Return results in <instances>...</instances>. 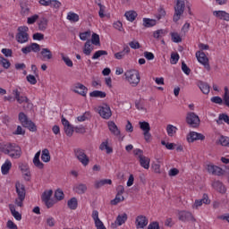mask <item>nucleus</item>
Masks as SVG:
<instances>
[{
	"mask_svg": "<svg viewBox=\"0 0 229 229\" xmlns=\"http://www.w3.org/2000/svg\"><path fill=\"white\" fill-rule=\"evenodd\" d=\"M0 151L11 158H21L22 149L15 143H0Z\"/></svg>",
	"mask_w": 229,
	"mask_h": 229,
	"instance_id": "1",
	"label": "nucleus"
},
{
	"mask_svg": "<svg viewBox=\"0 0 229 229\" xmlns=\"http://www.w3.org/2000/svg\"><path fill=\"white\" fill-rule=\"evenodd\" d=\"M15 187L20 201H24L26 198V187L19 182L15 183Z\"/></svg>",
	"mask_w": 229,
	"mask_h": 229,
	"instance_id": "11",
	"label": "nucleus"
},
{
	"mask_svg": "<svg viewBox=\"0 0 229 229\" xmlns=\"http://www.w3.org/2000/svg\"><path fill=\"white\" fill-rule=\"evenodd\" d=\"M0 65H2L4 69H10V65H12V64L10 63V60L0 56Z\"/></svg>",
	"mask_w": 229,
	"mask_h": 229,
	"instance_id": "43",
	"label": "nucleus"
},
{
	"mask_svg": "<svg viewBox=\"0 0 229 229\" xmlns=\"http://www.w3.org/2000/svg\"><path fill=\"white\" fill-rule=\"evenodd\" d=\"M148 220L145 216L140 215L136 217L135 225L137 229L146 228V226H148Z\"/></svg>",
	"mask_w": 229,
	"mask_h": 229,
	"instance_id": "15",
	"label": "nucleus"
},
{
	"mask_svg": "<svg viewBox=\"0 0 229 229\" xmlns=\"http://www.w3.org/2000/svg\"><path fill=\"white\" fill-rule=\"evenodd\" d=\"M55 199H57V201H62V199H64V198H65V194H64V191L57 189L55 191Z\"/></svg>",
	"mask_w": 229,
	"mask_h": 229,
	"instance_id": "44",
	"label": "nucleus"
},
{
	"mask_svg": "<svg viewBox=\"0 0 229 229\" xmlns=\"http://www.w3.org/2000/svg\"><path fill=\"white\" fill-rule=\"evenodd\" d=\"M91 44L93 46H101V41L99 39V36L96 33H93L91 36Z\"/></svg>",
	"mask_w": 229,
	"mask_h": 229,
	"instance_id": "45",
	"label": "nucleus"
},
{
	"mask_svg": "<svg viewBox=\"0 0 229 229\" xmlns=\"http://www.w3.org/2000/svg\"><path fill=\"white\" fill-rule=\"evenodd\" d=\"M38 30L39 31H46V30H47V19L41 18L38 21Z\"/></svg>",
	"mask_w": 229,
	"mask_h": 229,
	"instance_id": "28",
	"label": "nucleus"
},
{
	"mask_svg": "<svg viewBox=\"0 0 229 229\" xmlns=\"http://www.w3.org/2000/svg\"><path fill=\"white\" fill-rule=\"evenodd\" d=\"M73 92H75V94H80V96L85 98L87 97V92H89V89H87L85 85L79 82L74 85Z\"/></svg>",
	"mask_w": 229,
	"mask_h": 229,
	"instance_id": "16",
	"label": "nucleus"
},
{
	"mask_svg": "<svg viewBox=\"0 0 229 229\" xmlns=\"http://www.w3.org/2000/svg\"><path fill=\"white\" fill-rule=\"evenodd\" d=\"M10 169H12V161L7 159L4 164L2 165V174H8V173H10Z\"/></svg>",
	"mask_w": 229,
	"mask_h": 229,
	"instance_id": "26",
	"label": "nucleus"
},
{
	"mask_svg": "<svg viewBox=\"0 0 229 229\" xmlns=\"http://www.w3.org/2000/svg\"><path fill=\"white\" fill-rule=\"evenodd\" d=\"M219 143L221 144V146H225L229 148V138L226 136H221L219 139Z\"/></svg>",
	"mask_w": 229,
	"mask_h": 229,
	"instance_id": "51",
	"label": "nucleus"
},
{
	"mask_svg": "<svg viewBox=\"0 0 229 229\" xmlns=\"http://www.w3.org/2000/svg\"><path fill=\"white\" fill-rule=\"evenodd\" d=\"M162 35H165V30H157L156 31H154L153 33V37L154 38H160L162 37Z\"/></svg>",
	"mask_w": 229,
	"mask_h": 229,
	"instance_id": "56",
	"label": "nucleus"
},
{
	"mask_svg": "<svg viewBox=\"0 0 229 229\" xmlns=\"http://www.w3.org/2000/svg\"><path fill=\"white\" fill-rule=\"evenodd\" d=\"M178 60H180V55L178 53L171 54V64H178Z\"/></svg>",
	"mask_w": 229,
	"mask_h": 229,
	"instance_id": "53",
	"label": "nucleus"
},
{
	"mask_svg": "<svg viewBox=\"0 0 229 229\" xmlns=\"http://www.w3.org/2000/svg\"><path fill=\"white\" fill-rule=\"evenodd\" d=\"M62 56V60L64 62L65 65H67V67H72L73 64H72V60H71V58H69V56H65L64 54H61Z\"/></svg>",
	"mask_w": 229,
	"mask_h": 229,
	"instance_id": "48",
	"label": "nucleus"
},
{
	"mask_svg": "<svg viewBox=\"0 0 229 229\" xmlns=\"http://www.w3.org/2000/svg\"><path fill=\"white\" fill-rule=\"evenodd\" d=\"M212 187L215 189V191L220 192V194H225V192H226V187H225V184H223V182L220 181H214Z\"/></svg>",
	"mask_w": 229,
	"mask_h": 229,
	"instance_id": "21",
	"label": "nucleus"
},
{
	"mask_svg": "<svg viewBox=\"0 0 229 229\" xmlns=\"http://www.w3.org/2000/svg\"><path fill=\"white\" fill-rule=\"evenodd\" d=\"M224 123H226V124H229V116L226 114H221L218 116V120H216L217 124H223Z\"/></svg>",
	"mask_w": 229,
	"mask_h": 229,
	"instance_id": "39",
	"label": "nucleus"
},
{
	"mask_svg": "<svg viewBox=\"0 0 229 229\" xmlns=\"http://www.w3.org/2000/svg\"><path fill=\"white\" fill-rule=\"evenodd\" d=\"M89 119H90V113L89 112H86L82 115L77 117V120L79 121V123H83V121H87Z\"/></svg>",
	"mask_w": 229,
	"mask_h": 229,
	"instance_id": "50",
	"label": "nucleus"
},
{
	"mask_svg": "<svg viewBox=\"0 0 229 229\" xmlns=\"http://www.w3.org/2000/svg\"><path fill=\"white\" fill-rule=\"evenodd\" d=\"M99 149L101 151H105V149H106L107 155H110V153H114V148H112V147L108 146V141L102 142L99 146Z\"/></svg>",
	"mask_w": 229,
	"mask_h": 229,
	"instance_id": "29",
	"label": "nucleus"
},
{
	"mask_svg": "<svg viewBox=\"0 0 229 229\" xmlns=\"http://www.w3.org/2000/svg\"><path fill=\"white\" fill-rule=\"evenodd\" d=\"M186 123L191 128H198L199 126V116L196 113H188L186 116Z\"/></svg>",
	"mask_w": 229,
	"mask_h": 229,
	"instance_id": "8",
	"label": "nucleus"
},
{
	"mask_svg": "<svg viewBox=\"0 0 229 229\" xmlns=\"http://www.w3.org/2000/svg\"><path fill=\"white\" fill-rule=\"evenodd\" d=\"M129 46L131 49H140V43H139V41H131Z\"/></svg>",
	"mask_w": 229,
	"mask_h": 229,
	"instance_id": "59",
	"label": "nucleus"
},
{
	"mask_svg": "<svg viewBox=\"0 0 229 229\" xmlns=\"http://www.w3.org/2000/svg\"><path fill=\"white\" fill-rule=\"evenodd\" d=\"M41 160L46 163L51 160V155L49 154V150L47 148L42 150Z\"/></svg>",
	"mask_w": 229,
	"mask_h": 229,
	"instance_id": "37",
	"label": "nucleus"
},
{
	"mask_svg": "<svg viewBox=\"0 0 229 229\" xmlns=\"http://www.w3.org/2000/svg\"><path fill=\"white\" fill-rule=\"evenodd\" d=\"M31 51H33V53H38L40 51V45L38 43H31L30 46L21 48V53H23V55H28L29 53H31Z\"/></svg>",
	"mask_w": 229,
	"mask_h": 229,
	"instance_id": "12",
	"label": "nucleus"
},
{
	"mask_svg": "<svg viewBox=\"0 0 229 229\" xmlns=\"http://www.w3.org/2000/svg\"><path fill=\"white\" fill-rule=\"evenodd\" d=\"M207 170H208V173H210L215 176H223V174H225V170H223V168L217 165H208Z\"/></svg>",
	"mask_w": 229,
	"mask_h": 229,
	"instance_id": "14",
	"label": "nucleus"
},
{
	"mask_svg": "<svg viewBox=\"0 0 229 229\" xmlns=\"http://www.w3.org/2000/svg\"><path fill=\"white\" fill-rule=\"evenodd\" d=\"M21 8L22 15H28L30 13V7L25 4H21Z\"/></svg>",
	"mask_w": 229,
	"mask_h": 229,
	"instance_id": "61",
	"label": "nucleus"
},
{
	"mask_svg": "<svg viewBox=\"0 0 229 229\" xmlns=\"http://www.w3.org/2000/svg\"><path fill=\"white\" fill-rule=\"evenodd\" d=\"M9 208L12 216L16 219V221H21L22 219V215L17 211V207L15 205L10 204Z\"/></svg>",
	"mask_w": 229,
	"mask_h": 229,
	"instance_id": "22",
	"label": "nucleus"
},
{
	"mask_svg": "<svg viewBox=\"0 0 229 229\" xmlns=\"http://www.w3.org/2000/svg\"><path fill=\"white\" fill-rule=\"evenodd\" d=\"M67 19L71 22H78V21H80V15L75 13H69L67 15Z\"/></svg>",
	"mask_w": 229,
	"mask_h": 229,
	"instance_id": "42",
	"label": "nucleus"
},
{
	"mask_svg": "<svg viewBox=\"0 0 229 229\" xmlns=\"http://www.w3.org/2000/svg\"><path fill=\"white\" fill-rule=\"evenodd\" d=\"M211 103H215L216 105H223V98L221 97H213L211 98Z\"/></svg>",
	"mask_w": 229,
	"mask_h": 229,
	"instance_id": "60",
	"label": "nucleus"
},
{
	"mask_svg": "<svg viewBox=\"0 0 229 229\" xmlns=\"http://www.w3.org/2000/svg\"><path fill=\"white\" fill-rule=\"evenodd\" d=\"M125 78L131 87H137L140 83V73L137 70H130L125 72Z\"/></svg>",
	"mask_w": 229,
	"mask_h": 229,
	"instance_id": "3",
	"label": "nucleus"
},
{
	"mask_svg": "<svg viewBox=\"0 0 229 229\" xmlns=\"http://www.w3.org/2000/svg\"><path fill=\"white\" fill-rule=\"evenodd\" d=\"M182 71L187 76H189V74H191V68H189V66H187V64H185V62L182 63Z\"/></svg>",
	"mask_w": 229,
	"mask_h": 229,
	"instance_id": "55",
	"label": "nucleus"
},
{
	"mask_svg": "<svg viewBox=\"0 0 229 229\" xmlns=\"http://www.w3.org/2000/svg\"><path fill=\"white\" fill-rule=\"evenodd\" d=\"M197 87H199V89L201 90L203 94H210V85H208V83L203 81H199L197 82Z\"/></svg>",
	"mask_w": 229,
	"mask_h": 229,
	"instance_id": "19",
	"label": "nucleus"
},
{
	"mask_svg": "<svg viewBox=\"0 0 229 229\" xmlns=\"http://www.w3.org/2000/svg\"><path fill=\"white\" fill-rule=\"evenodd\" d=\"M223 100H224V105H225V106H229V90L227 87L225 88V94L223 97Z\"/></svg>",
	"mask_w": 229,
	"mask_h": 229,
	"instance_id": "47",
	"label": "nucleus"
},
{
	"mask_svg": "<svg viewBox=\"0 0 229 229\" xmlns=\"http://www.w3.org/2000/svg\"><path fill=\"white\" fill-rule=\"evenodd\" d=\"M40 55L42 62H49L53 59V52L49 48H42Z\"/></svg>",
	"mask_w": 229,
	"mask_h": 229,
	"instance_id": "18",
	"label": "nucleus"
},
{
	"mask_svg": "<svg viewBox=\"0 0 229 229\" xmlns=\"http://www.w3.org/2000/svg\"><path fill=\"white\" fill-rule=\"evenodd\" d=\"M95 225L97 229H106V227H105V225H103V222L99 218L98 220H95Z\"/></svg>",
	"mask_w": 229,
	"mask_h": 229,
	"instance_id": "62",
	"label": "nucleus"
},
{
	"mask_svg": "<svg viewBox=\"0 0 229 229\" xmlns=\"http://www.w3.org/2000/svg\"><path fill=\"white\" fill-rule=\"evenodd\" d=\"M177 217L179 221H182V223H189V221H191V223H196V218L194 217V215H192V213H191L190 211L179 210L177 212Z\"/></svg>",
	"mask_w": 229,
	"mask_h": 229,
	"instance_id": "6",
	"label": "nucleus"
},
{
	"mask_svg": "<svg viewBox=\"0 0 229 229\" xmlns=\"http://www.w3.org/2000/svg\"><path fill=\"white\" fill-rule=\"evenodd\" d=\"M74 155L76 158L82 164V165L87 166L89 165V163L90 162V159H89V157L87 154H85V150L81 148H75L74 149Z\"/></svg>",
	"mask_w": 229,
	"mask_h": 229,
	"instance_id": "7",
	"label": "nucleus"
},
{
	"mask_svg": "<svg viewBox=\"0 0 229 229\" xmlns=\"http://www.w3.org/2000/svg\"><path fill=\"white\" fill-rule=\"evenodd\" d=\"M18 121L21 123L23 128H27L30 131H37V125L33 123L24 112H21L18 114Z\"/></svg>",
	"mask_w": 229,
	"mask_h": 229,
	"instance_id": "2",
	"label": "nucleus"
},
{
	"mask_svg": "<svg viewBox=\"0 0 229 229\" xmlns=\"http://www.w3.org/2000/svg\"><path fill=\"white\" fill-rule=\"evenodd\" d=\"M103 185H112V181L110 179H104L96 182L95 183L96 189H100V187H103Z\"/></svg>",
	"mask_w": 229,
	"mask_h": 229,
	"instance_id": "36",
	"label": "nucleus"
},
{
	"mask_svg": "<svg viewBox=\"0 0 229 229\" xmlns=\"http://www.w3.org/2000/svg\"><path fill=\"white\" fill-rule=\"evenodd\" d=\"M27 81L30 83V85H37V78H35V75L29 74L27 77Z\"/></svg>",
	"mask_w": 229,
	"mask_h": 229,
	"instance_id": "57",
	"label": "nucleus"
},
{
	"mask_svg": "<svg viewBox=\"0 0 229 229\" xmlns=\"http://www.w3.org/2000/svg\"><path fill=\"white\" fill-rule=\"evenodd\" d=\"M139 124H140V130H142L143 133L151 131V126L149 125V123L140 122Z\"/></svg>",
	"mask_w": 229,
	"mask_h": 229,
	"instance_id": "41",
	"label": "nucleus"
},
{
	"mask_svg": "<svg viewBox=\"0 0 229 229\" xmlns=\"http://www.w3.org/2000/svg\"><path fill=\"white\" fill-rule=\"evenodd\" d=\"M90 98H100L101 99L106 98V93L105 91L94 90L89 93Z\"/></svg>",
	"mask_w": 229,
	"mask_h": 229,
	"instance_id": "30",
	"label": "nucleus"
},
{
	"mask_svg": "<svg viewBox=\"0 0 229 229\" xmlns=\"http://www.w3.org/2000/svg\"><path fill=\"white\" fill-rule=\"evenodd\" d=\"M139 160L141 167H143L144 169H149V162H151V159H149V157H147L144 155H140Z\"/></svg>",
	"mask_w": 229,
	"mask_h": 229,
	"instance_id": "23",
	"label": "nucleus"
},
{
	"mask_svg": "<svg viewBox=\"0 0 229 229\" xmlns=\"http://www.w3.org/2000/svg\"><path fill=\"white\" fill-rule=\"evenodd\" d=\"M171 38L173 42H174L175 44H179V42H182V37H180V34H178V32H172Z\"/></svg>",
	"mask_w": 229,
	"mask_h": 229,
	"instance_id": "46",
	"label": "nucleus"
},
{
	"mask_svg": "<svg viewBox=\"0 0 229 229\" xmlns=\"http://www.w3.org/2000/svg\"><path fill=\"white\" fill-rule=\"evenodd\" d=\"M197 60L199 62V64H202L204 65L205 69L207 71H210V64H208V57H207V55H205V52L198 51L196 53Z\"/></svg>",
	"mask_w": 229,
	"mask_h": 229,
	"instance_id": "10",
	"label": "nucleus"
},
{
	"mask_svg": "<svg viewBox=\"0 0 229 229\" xmlns=\"http://www.w3.org/2000/svg\"><path fill=\"white\" fill-rule=\"evenodd\" d=\"M127 220H128V215H126V214L119 215L116 217L115 224L118 225V226H121V225H124Z\"/></svg>",
	"mask_w": 229,
	"mask_h": 229,
	"instance_id": "31",
	"label": "nucleus"
},
{
	"mask_svg": "<svg viewBox=\"0 0 229 229\" xmlns=\"http://www.w3.org/2000/svg\"><path fill=\"white\" fill-rule=\"evenodd\" d=\"M29 28L26 26L19 27L18 33L16 34V41L19 44H26L30 40V34H28Z\"/></svg>",
	"mask_w": 229,
	"mask_h": 229,
	"instance_id": "5",
	"label": "nucleus"
},
{
	"mask_svg": "<svg viewBox=\"0 0 229 229\" xmlns=\"http://www.w3.org/2000/svg\"><path fill=\"white\" fill-rule=\"evenodd\" d=\"M91 32L90 30H87L85 32L80 33L79 37L81 40H87V38H90Z\"/></svg>",
	"mask_w": 229,
	"mask_h": 229,
	"instance_id": "52",
	"label": "nucleus"
},
{
	"mask_svg": "<svg viewBox=\"0 0 229 229\" xmlns=\"http://www.w3.org/2000/svg\"><path fill=\"white\" fill-rule=\"evenodd\" d=\"M108 128H109V131H111V133H113V135H115L116 137L121 135V131L119 130V128L117 127L115 123L109 122Z\"/></svg>",
	"mask_w": 229,
	"mask_h": 229,
	"instance_id": "25",
	"label": "nucleus"
},
{
	"mask_svg": "<svg viewBox=\"0 0 229 229\" xmlns=\"http://www.w3.org/2000/svg\"><path fill=\"white\" fill-rule=\"evenodd\" d=\"M98 114L102 119L108 120L112 117V110L110 109V106L107 104H104L98 107Z\"/></svg>",
	"mask_w": 229,
	"mask_h": 229,
	"instance_id": "9",
	"label": "nucleus"
},
{
	"mask_svg": "<svg viewBox=\"0 0 229 229\" xmlns=\"http://www.w3.org/2000/svg\"><path fill=\"white\" fill-rule=\"evenodd\" d=\"M13 135H26V130L22 129L21 125H18Z\"/></svg>",
	"mask_w": 229,
	"mask_h": 229,
	"instance_id": "54",
	"label": "nucleus"
},
{
	"mask_svg": "<svg viewBox=\"0 0 229 229\" xmlns=\"http://www.w3.org/2000/svg\"><path fill=\"white\" fill-rule=\"evenodd\" d=\"M148 229H160L158 222H152L148 225Z\"/></svg>",
	"mask_w": 229,
	"mask_h": 229,
	"instance_id": "63",
	"label": "nucleus"
},
{
	"mask_svg": "<svg viewBox=\"0 0 229 229\" xmlns=\"http://www.w3.org/2000/svg\"><path fill=\"white\" fill-rule=\"evenodd\" d=\"M106 55H108L106 50H98L94 53L92 60H98V58H101V56H106Z\"/></svg>",
	"mask_w": 229,
	"mask_h": 229,
	"instance_id": "40",
	"label": "nucleus"
},
{
	"mask_svg": "<svg viewBox=\"0 0 229 229\" xmlns=\"http://www.w3.org/2000/svg\"><path fill=\"white\" fill-rule=\"evenodd\" d=\"M51 196H53V190H47L41 195L42 201H50Z\"/></svg>",
	"mask_w": 229,
	"mask_h": 229,
	"instance_id": "32",
	"label": "nucleus"
},
{
	"mask_svg": "<svg viewBox=\"0 0 229 229\" xmlns=\"http://www.w3.org/2000/svg\"><path fill=\"white\" fill-rule=\"evenodd\" d=\"M13 94L14 96V99H16L17 103L22 105V103H29L30 99L28 97L21 96V91L19 89H13Z\"/></svg>",
	"mask_w": 229,
	"mask_h": 229,
	"instance_id": "17",
	"label": "nucleus"
},
{
	"mask_svg": "<svg viewBox=\"0 0 229 229\" xmlns=\"http://www.w3.org/2000/svg\"><path fill=\"white\" fill-rule=\"evenodd\" d=\"M176 131H178V128L176 126L173 124H168L166 126V132L169 137H173Z\"/></svg>",
	"mask_w": 229,
	"mask_h": 229,
	"instance_id": "38",
	"label": "nucleus"
},
{
	"mask_svg": "<svg viewBox=\"0 0 229 229\" xmlns=\"http://www.w3.org/2000/svg\"><path fill=\"white\" fill-rule=\"evenodd\" d=\"M213 15L221 21H229V13L226 11H214Z\"/></svg>",
	"mask_w": 229,
	"mask_h": 229,
	"instance_id": "20",
	"label": "nucleus"
},
{
	"mask_svg": "<svg viewBox=\"0 0 229 229\" xmlns=\"http://www.w3.org/2000/svg\"><path fill=\"white\" fill-rule=\"evenodd\" d=\"M64 132L67 137H72V134L74 133V127H72V125H68L64 127Z\"/></svg>",
	"mask_w": 229,
	"mask_h": 229,
	"instance_id": "49",
	"label": "nucleus"
},
{
	"mask_svg": "<svg viewBox=\"0 0 229 229\" xmlns=\"http://www.w3.org/2000/svg\"><path fill=\"white\" fill-rule=\"evenodd\" d=\"M94 50L93 47H90V39H88L84 45L83 53L86 56H90V53Z\"/></svg>",
	"mask_w": 229,
	"mask_h": 229,
	"instance_id": "34",
	"label": "nucleus"
},
{
	"mask_svg": "<svg viewBox=\"0 0 229 229\" xmlns=\"http://www.w3.org/2000/svg\"><path fill=\"white\" fill-rule=\"evenodd\" d=\"M7 228H9V229H19V227H17V225H15V223H13V221H12V220L7 221Z\"/></svg>",
	"mask_w": 229,
	"mask_h": 229,
	"instance_id": "64",
	"label": "nucleus"
},
{
	"mask_svg": "<svg viewBox=\"0 0 229 229\" xmlns=\"http://www.w3.org/2000/svg\"><path fill=\"white\" fill-rule=\"evenodd\" d=\"M2 53L6 56V58L11 57L13 55V51L10 48H3Z\"/></svg>",
	"mask_w": 229,
	"mask_h": 229,
	"instance_id": "58",
	"label": "nucleus"
},
{
	"mask_svg": "<svg viewBox=\"0 0 229 229\" xmlns=\"http://www.w3.org/2000/svg\"><path fill=\"white\" fill-rule=\"evenodd\" d=\"M124 16L126 17L127 21H129L130 22H133V21L137 19V12L128 11L125 13Z\"/></svg>",
	"mask_w": 229,
	"mask_h": 229,
	"instance_id": "33",
	"label": "nucleus"
},
{
	"mask_svg": "<svg viewBox=\"0 0 229 229\" xmlns=\"http://www.w3.org/2000/svg\"><path fill=\"white\" fill-rule=\"evenodd\" d=\"M143 26L144 28H153V26H157V20L143 18Z\"/></svg>",
	"mask_w": 229,
	"mask_h": 229,
	"instance_id": "27",
	"label": "nucleus"
},
{
	"mask_svg": "<svg viewBox=\"0 0 229 229\" xmlns=\"http://www.w3.org/2000/svg\"><path fill=\"white\" fill-rule=\"evenodd\" d=\"M33 164L38 169H44V163L40 161V151H38L33 158Z\"/></svg>",
	"mask_w": 229,
	"mask_h": 229,
	"instance_id": "24",
	"label": "nucleus"
},
{
	"mask_svg": "<svg viewBox=\"0 0 229 229\" xmlns=\"http://www.w3.org/2000/svg\"><path fill=\"white\" fill-rule=\"evenodd\" d=\"M185 12V0H176L174 6V13L173 17L174 22H178L182 19V14Z\"/></svg>",
	"mask_w": 229,
	"mask_h": 229,
	"instance_id": "4",
	"label": "nucleus"
},
{
	"mask_svg": "<svg viewBox=\"0 0 229 229\" xmlns=\"http://www.w3.org/2000/svg\"><path fill=\"white\" fill-rule=\"evenodd\" d=\"M195 140H205V135L196 131H190L187 135V141L188 142H195Z\"/></svg>",
	"mask_w": 229,
	"mask_h": 229,
	"instance_id": "13",
	"label": "nucleus"
},
{
	"mask_svg": "<svg viewBox=\"0 0 229 229\" xmlns=\"http://www.w3.org/2000/svg\"><path fill=\"white\" fill-rule=\"evenodd\" d=\"M73 191L77 192V194H84L87 191V185L81 183L74 186Z\"/></svg>",
	"mask_w": 229,
	"mask_h": 229,
	"instance_id": "35",
	"label": "nucleus"
}]
</instances>
